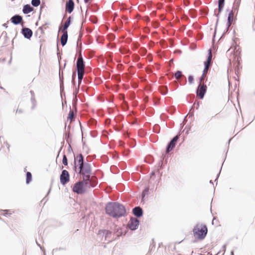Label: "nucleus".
<instances>
[{
	"instance_id": "nucleus-8",
	"label": "nucleus",
	"mask_w": 255,
	"mask_h": 255,
	"mask_svg": "<svg viewBox=\"0 0 255 255\" xmlns=\"http://www.w3.org/2000/svg\"><path fill=\"white\" fill-rule=\"evenodd\" d=\"M139 224V221L135 218L131 217L128 223L129 228L134 231L137 229Z\"/></svg>"
},
{
	"instance_id": "nucleus-42",
	"label": "nucleus",
	"mask_w": 255,
	"mask_h": 255,
	"mask_svg": "<svg viewBox=\"0 0 255 255\" xmlns=\"http://www.w3.org/2000/svg\"><path fill=\"white\" fill-rule=\"evenodd\" d=\"M76 72H73L72 73V82L74 84V81L76 79Z\"/></svg>"
},
{
	"instance_id": "nucleus-23",
	"label": "nucleus",
	"mask_w": 255,
	"mask_h": 255,
	"mask_svg": "<svg viewBox=\"0 0 255 255\" xmlns=\"http://www.w3.org/2000/svg\"><path fill=\"white\" fill-rule=\"evenodd\" d=\"M32 180V174L30 172H27L26 174V183L29 184Z\"/></svg>"
},
{
	"instance_id": "nucleus-20",
	"label": "nucleus",
	"mask_w": 255,
	"mask_h": 255,
	"mask_svg": "<svg viewBox=\"0 0 255 255\" xmlns=\"http://www.w3.org/2000/svg\"><path fill=\"white\" fill-rule=\"evenodd\" d=\"M77 75H78V86L80 85L82 82V79L83 78L84 72V71L81 70H77Z\"/></svg>"
},
{
	"instance_id": "nucleus-11",
	"label": "nucleus",
	"mask_w": 255,
	"mask_h": 255,
	"mask_svg": "<svg viewBox=\"0 0 255 255\" xmlns=\"http://www.w3.org/2000/svg\"><path fill=\"white\" fill-rule=\"evenodd\" d=\"M82 181H84L83 182V184L84 186V188L86 189V190L87 188H93L95 186V185L94 184V183L92 182L91 176H88L87 178H86V177L85 178H83Z\"/></svg>"
},
{
	"instance_id": "nucleus-3",
	"label": "nucleus",
	"mask_w": 255,
	"mask_h": 255,
	"mask_svg": "<svg viewBox=\"0 0 255 255\" xmlns=\"http://www.w3.org/2000/svg\"><path fill=\"white\" fill-rule=\"evenodd\" d=\"M193 232L194 236L197 239L203 240L207 236L208 228L206 225L197 224L194 226Z\"/></svg>"
},
{
	"instance_id": "nucleus-25",
	"label": "nucleus",
	"mask_w": 255,
	"mask_h": 255,
	"mask_svg": "<svg viewBox=\"0 0 255 255\" xmlns=\"http://www.w3.org/2000/svg\"><path fill=\"white\" fill-rule=\"evenodd\" d=\"M68 119L70 120L71 121H72L74 120V114L72 110H70L69 113Z\"/></svg>"
},
{
	"instance_id": "nucleus-63",
	"label": "nucleus",
	"mask_w": 255,
	"mask_h": 255,
	"mask_svg": "<svg viewBox=\"0 0 255 255\" xmlns=\"http://www.w3.org/2000/svg\"><path fill=\"white\" fill-rule=\"evenodd\" d=\"M155 175V172L154 171H152L151 173H150V175L151 176H153Z\"/></svg>"
},
{
	"instance_id": "nucleus-49",
	"label": "nucleus",
	"mask_w": 255,
	"mask_h": 255,
	"mask_svg": "<svg viewBox=\"0 0 255 255\" xmlns=\"http://www.w3.org/2000/svg\"><path fill=\"white\" fill-rule=\"evenodd\" d=\"M90 20L94 23H96L97 22V19H96V17H91L90 18Z\"/></svg>"
},
{
	"instance_id": "nucleus-32",
	"label": "nucleus",
	"mask_w": 255,
	"mask_h": 255,
	"mask_svg": "<svg viewBox=\"0 0 255 255\" xmlns=\"http://www.w3.org/2000/svg\"><path fill=\"white\" fill-rule=\"evenodd\" d=\"M62 163L64 165H68V159H67V156H66V155L65 154H64L63 156Z\"/></svg>"
},
{
	"instance_id": "nucleus-48",
	"label": "nucleus",
	"mask_w": 255,
	"mask_h": 255,
	"mask_svg": "<svg viewBox=\"0 0 255 255\" xmlns=\"http://www.w3.org/2000/svg\"><path fill=\"white\" fill-rule=\"evenodd\" d=\"M209 69V68L204 66V69L203 72V75L206 74V73H207Z\"/></svg>"
},
{
	"instance_id": "nucleus-62",
	"label": "nucleus",
	"mask_w": 255,
	"mask_h": 255,
	"mask_svg": "<svg viewBox=\"0 0 255 255\" xmlns=\"http://www.w3.org/2000/svg\"><path fill=\"white\" fill-rule=\"evenodd\" d=\"M108 102L109 103H111V104H113V101L112 100H111V99H109L108 100Z\"/></svg>"
},
{
	"instance_id": "nucleus-22",
	"label": "nucleus",
	"mask_w": 255,
	"mask_h": 255,
	"mask_svg": "<svg viewBox=\"0 0 255 255\" xmlns=\"http://www.w3.org/2000/svg\"><path fill=\"white\" fill-rule=\"evenodd\" d=\"M175 78L180 82V78H181L182 77H184L183 75H182V72L181 71L178 70L177 71L174 75Z\"/></svg>"
},
{
	"instance_id": "nucleus-4",
	"label": "nucleus",
	"mask_w": 255,
	"mask_h": 255,
	"mask_svg": "<svg viewBox=\"0 0 255 255\" xmlns=\"http://www.w3.org/2000/svg\"><path fill=\"white\" fill-rule=\"evenodd\" d=\"M84 181L80 180L76 182L73 185L72 190L74 193L78 194H82L86 192V189L84 188Z\"/></svg>"
},
{
	"instance_id": "nucleus-36",
	"label": "nucleus",
	"mask_w": 255,
	"mask_h": 255,
	"mask_svg": "<svg viewBox=\"0 0 255 255\" xmlns=\"http://www.w3.org/2000/svg\"><path fill=\"white\" fill-rule=\"evenodd\" d=\"M232 21H228L227 23V28L226 29V30L224 31V34L226 32H227L228 31L230 27L231 26L232 24Z\"/></svg>"
},
{
	"instance_id": "nucleus-28",
	"label": "nucleus",
	"mask_w": 255,
	"mask_h": 255,
	"mask_svg": "<svg viewBox=\"0 0 255 255\" xmlns=\"http://www.w3.org/2000/svg\"><path fill=\"white\" fill-rule=\"evenodd\" d=\"M71 23V17L70 16L67 19V20L65 22L64 25H65V26L69 27V26L70 25Z\"/></svg>"
},
{
	"instance_id": "nucleus-26",
	"label": "nucleus",
	"mask_w": 255,
	"mask_h": 255,
	"mask_svg": "<svg viewBox=\"0 0 255 255\" xmlns=\"http://www.w3.org/2000/svg\"><path fill=\"white\" fill-rule=\"evenodd\" d=\"M40 4V0H32L31 4L34 7H37Z\"/></svg>"
},
{
	"instance_id": "nucleus-18",
	"label": "nucleus",
	"mask_w": 255,
	"mask_h": 255,
	"mask_svg": "<svg viewBox=\"0 0 255 255\" xmlns=\"http://www.w3.org/2000/svg\"><path fill=\"white\" fill-rule=\"evenodd\" d=\"M33 10V8L30 6L29 4H25L22 9V12L24 14H28L31 11H32Z\"/></svg>"
},
{
	"instance_id": "nucleus-15",
	"label": "nucleus",
	"mask_w": 255,
	"mask_h": 255,
	"mask_svg": "<svg viewBox=\"0 0 255 255\" xmlns=\"http://www.w3.org/2000/svg\"><path fill=\"white\" fill-rule=\"evenodd\" d=\"M113 231L114 234H116L118 237L125 235L127 233L126 230L122 228L118 227L117 226H115Z\"/></svg>"
},
{
	"instance_id": "nucleus-61",
	"label": "nucleus",
	"mask_w": 255,
	"mask_h": 255,
	"mask_svg": "<svg viewBox=\"0 0 255 255\" xmlns=\"http://www.w3.org/2000/svg\"><path fill=\"white\" fill-rule=\"evenodd\" d=\"M50 190H51V188L49 190V191H48V193H47V195H46V196H45V197L43 199L42 201L46 199V196H47L48 195V194L50 193Z\"/></svg>"
},
{
	"instance_id": "nucleus-35",
	"label": "nucleus",
	"mask_w": 255,
	"mask_h": 255,
	"mask_svg": "<svg viewBox=\"0 0 255 255\" xmlns=\"http://www.w3.org/2000/svg\"><path fill=\"white\" fill-rule=\"evenodd\" d=\"M163 159H164V157L162 156L161 159L160 160V161L158 162V168H157L158 171H159V170H160L162 168V165Z\"/></svg>"
},
{
	"instance_id": "nucleus-58",
	"label": "nucleus",
	"mask_w": 255,
	"mask_h": 255,
	"mask_svg": "<svg viewBox=\"0 0 255 255\" xmlns=\"http://www.w3.org/2000/svg\"><path fill=\"white\" fill-rule=\"evenodd\" d=\"M195 11V10L193 9H191L189 10V12H190V14L191 15H192L193 14V12Z\"/></svg>"
},
{
	"instance_id": "nucleus-51",
	"label": "nucleus",
	"mask_w": 255,
	"mask_h": 255,
	"mask_svg": "<svg viewBox=\"0 0 255 255\" xmlns=\"http://www.w3.org/2000/svg\"><path fill=\"white\" fill-rule=\"evenodd\" d=\"M30 93L31 94V98H32L33 97H35V94L33 91L30 90Z\"/></svg>"
},
{
	"instance_id": "nucleus-43",
	"label": "nucleus",
	"mask_w": 255,
	"mask_h": 255,
	"mask_svg": "<svg viewBox=\"0 0 255 255\" xmlns=\"http://www.w3.org/2000/svg\"><path fill=\"white\" fill-rule=\"evenodd\" d=\"M120 51L123 54L127 53H128V49H127L126 48H121L120 50Z\"/></svg>"
},
{
	"instance_id": "nucleus-2",
	"label": "nucleus",
	"mask_w": 255,
	"mask_h": 255,
	"mask_svg": "<svg viewBox=\"0 0 255 255\" xmlns=\"http://www.w3.org/2000/svg\"><path fill=\"white\" fill-rule=\"evenodd\" d=\"M107 214L114 218H119L126 215L125 207L119 202H108L105 207Z\"/></svg>"
},
{
	"instance_id": "nucleus-27",
	"label": "nucleus",
	"mask_w": 255,
	"mask_h": 255,
	"mask_svg": "<svg viewBox=\"0 0 255 255\" xmlns=\"http://www.w3.org/2000/svg\"><path fill=\"white\" fill-rule=\"evenodd\" d=\"M68 28V27L65 26V25H63V26L62 28L61 29V26H60L59 27V31L61 30L62 33H68L67 31Z\"/></svg>"
},
{
	"instance_id": "nucleus-31",
	"label": "nucleus",
	"mask_w": 255,
	"mask_h": 255,
	"mask_svg": "<svg viewBox=\"0 0 255 255\" xmlns=\"http://www.w3.org/2000/svg\"><path fill=\"white\" fill-rule=\"evenodd\" d=\"M233 16H234V12L232 10H231L229 14H228V21H233Z\"/></svg>"
},
{
	"instance_id": "nucleus-45",
	"label": "nucleus",
	"mask_w": 255,
	"mask_h": 255,
	"mask_svg": "<svg viewBox=\"0 0 255 255\" xmlns=\"http://www.w3.org/2000/svg\"><path fill=\"white\" fill-rule=\"evenodd\" d=\"M46 27H44V25H42L41 26L39 27V29H40L41 30L42 34L44 33V31H43L44 29H46Z\"/></svg>"
},
{
	"instance_id": "nucleus-53",
	"label": "nucleus",
	"mask_w": 255,
	"mask_h": 255,
	"mask_svg": "<svg viewBox=\"0 0 255 255\" xmlns=\"http://www.w3.org/2000/svg\"><path fill=\"white\" fill-rule=\"evenodd\" d=\"M4 143L5 144V145L7 146V149L8 150H9V147H10V145L9 144V143L7 142V141H5L4 142Z\"/></svg>"
},
{
	"instance_id": "nucleus-14",
	"label": "nucleus",
	"mask_w": 255,
	"mask_h": 255,
	"mask_svg": "<svg viewBox=\"0 0 255 255\" xmlns=\"http://www.w3.org/2000/svg\"><path fill=\"white\" fill-rule=\"evenodd\" d=\"M132 213L136 218H140L143 214V210L140 206H136L133 208Z\"/></svg>"
},
{
	"instance_id": "nucleus-34",
	"label": "nucleus",
	"mask_w": 255,
	"mask_h": 255,
	"mask_svg": "<svg viewBox=\"0 0 255 255\" xmlns=\"http://www.w3.org/2000/svg\"><path fill=\"white\" fill-rule=\"evenodd\" d=\"M199 106H200L199 102L197 101L196 102H195L194 103L193 105L192 106V107H191L190 111L192 110L193 109V108H195L196 109H198L199 107Z\"/></svg>"
},
{
	"instance_id": "nucleus-21",
	"label": "nucleus",
	"mask_w": 255,
	"mask_h": 255,
	"mask_svg": "<svg viewBox=\"0 0 255 255\" xmlns=\"http://www.w3.org/2000/svg\"><path fill=\"white\" fill-rule=\"evenodd\" d=\"M65 138L66 140V141L68 143L70 148H71V146L70 145V143L71 142V139L70 138V133L69 132H67L65 134Z\"/></svg>"
},
{
	"instance_id": "nucleus-44",
	"label": "nucleus",
	"mask_w": 255,
	"mask_h": 255,
	"mask_svg": "<svg viewBox=\"0 0 255 255\" xmlns=\"http://www.w3.org/2000/svg\"><path fill=\"white\" fill-rule=\"evenodd\" d=\"M89 9H91L92 11L93 12H96L98 10V7L97 6H94L93 8H92V7H91L90 6H89Z\"/></svg>"
},
{
	"instance_id": "nucleus-12",
	"label": "nucleus",
	"mask_w": 255,
	"mask_h": 255,
	"mask_svg": "<svg viewBox=\"0 0 255 255\" xmlns=\"http://www.w3.org/2000/svg\"><path fill=\"white\" fill-rule=\"evenodd\" d=\"M75 3L73 0H68L65 4V10L71 13L74 10Z\"/></svg>"
},
{
	"instance_id": "nucleus-16",
	"label": "nucleus",
	"mask_w": 255,
	"mask_h": 255,
	"mask_svg": "<svg viewBox=\"0 0 255 255\" xmlns=\"http://www.w3.org/2000/svg\"><path fill=\"white\" fill-rule=\"evenodd\" d=\"M10 20L13 24L18 25L22 22L23 18L19 14H15L11 17Z\"/></svg>"
},
{
	"instance_id": "nucleus-54",
	"label": "nucleus",
	"mask_w": 255,
	"mask_h": 255,
	"mask_svg": "<svg viewBox=\"0 0 255 255\" xmlns=\"http://www.w3.org/2000/svg\"><path fill=\"white\" fill-rule=\"evenodd\" d=\"M255 20H254V22L252 24V30L254 31H255Z\"/></svg>"
},
{
	"instance_id": "nucleus-29",
	"label": "nucleus",
	"mask_w": 255,
	"mask_h": 255,
	"mask_svg": "<svg viewBox=\"0 0 255 255\" xmlns=\"http://www.w3.org/2000/svg\"><path fill=\"white\" fill-rule=\"evenodd\" d=\"M8 210H0V215H3L4 216H7V215L11 214L10 213H8Z\"/></svg>"
},
{
	"instance_id": "nucleus-41",
	"label": "nucleus",
	"mask_w": 255,
	"mask_h": 255,
	"mask_svg": "<svg viewBox=\"0 0 255 255\" xmlns=\"http://www.w3.org/2000/svg\"><path fill=\"white\" fill-rule=\"evenodd\" d=\"M194 78L191 75L188 76V81L190 84L193 83Z\"/></svg>"
},
{
	"instance_id": "nucleus-30",
	"label": "nucleus",
	"mask_w": 255,
	"mask_h": 255,
	"mask_svg": "<svg viewBox=\"0 0 255 255\" xmlns=\"http://www.w3.org/2000/svg\"><path fill=\"white\" fill-rule=\"evenodd\" d=\"M160 90L161 93L163 95H166L168 92L167 88L166 87H161Z\"/></svg>"
},
{
	"instance_id": "nucleus-6",
	"label": "nucleus",
	"mask_w": 255,
	"mask_h": 255,
	"mask_svg": "<svg viewBox=\"0 0 255 255\" xmlns=\"http://www.w3.org/2000/svg\"><path fill=\"white\" fill-rule=\"evenodd\" d=\"M207 90V87L206 85L203 84L201 85V83H199L197 89H196V94L197 96L200 99H203L204 97V96L206 93Z\"/></svg>"
},
{
	"instance_id": "nucleus-13",
	"label": "nucleus",
	"mask_w": 255,
	"mask_h": 255,
	"mask_svg": "<svg viewBox=\"0 0 255 255\" xmlns=\"http://www.w3.org/2000/svg\"><path fill=\"white\" fill-rule=\"evenodd\" d=\"M21 32L24 37V38L27 39H30L33 34V32L31 29L27 27L22 28Z\"/></svg>"
},
{
	"instance_id": "nucleus-64",
	"label": "nucleus",
	"mask_w": 255,
	"mask_h": 255,
	"mask_svg": "<svg viewBox=\"0 0 255 255\" xmlns=\"http://www.w3.org/2000/svg\"><path fill=\"white\" fill-rule=\"evenodd\" d=\"M49 23L48 22H45V24H44V27H46L45 26L46 25H49Z\"/></svg>"
},
{
	"instance_id": "nucleus-5",
	"label": "nucleus",
	"mask_w": 255,
	"mask_h": 255,
	"mask_svg": "<svg viewBox=\"0 0 255 255\" xmlns=\"http://www.w3.org/2000/svg\"><path fill=\"white\" fill-rule=\"evenodd\" d=\"M179 138V135L174 136L168 143L166 148V153H168L172 150L176 145L177 141Z\"/></svg>"
},
{
	"instance_id": "nucleus-55",
	"label": "nucleus",
	"mask_w": 255,
	"mask_h": 255,
	"mask_svg": "<svg viewBox=\"0 0 255 255\" xmlns=\"http://www.w3.org/2000/svg\"><path fill=\"white\" fill-rule=\"evenodd\" d=\"M204 75H203V74L202 75L200 78V82H202L204 80Z\"/></svg>"
},
{
	"instance_id": "nucleus-47",
	"label": "nucleus",
	"mask_w": 255,
	"mask_h": 255,
	"mask_svg": "<svg viewBox=\"0 0 255 255\" xmlns=\"http://www.w3.org/2000/svg\"><path fill=\"white\" fill-rule=\"evenodd\" d=\"M57 56H58V59H59V61L60 60V59H61V55H60V52H59V47H58V45L57 44Z\"/></svg>"
},
{
	"instance_id": "nucleus-56",
	"label": "nucleus",
	"mask_w": 255,
	"mask_h": 255,
	"mask_svg": "<svg viewBox=\"0 0 255 255\" xmlns=\"http://www.w3.org/2000/svg\"><path fill=\"white\" fill-rule=\"evenodd\" d=\"M152 241H153V240ZM152 244H153L152 245H150V249L151 250H152V248H153V247H154V246H155V244H154V242H153Z\"/></svg>"
},
{
	"instance_id": "nucleus-17",
	"label": "nucleus",
	"mask_w": 255,
	"mask_h": 255,
	"mask_svg": "<svg viewBox=\"0 0 255 255\" xmlns=\"http://www.w3.org/2000/svg\"><path fill=\"white\" fill-rule=\"evenodd\" d=\"M101 233H103V236H104L105 241H107L108 242H110L112 241L111 231L107 230H103V231H101Z\"/></svg>"
},
{
	"instance_id": "nucleus-50",
	"label": "nucleus",
	"mask_w": 255,
	"mask_h": 255,
	"mask_svg": "<svg viewBox=\"0 0 255 255\" xmlns=\"http://www.w3.org/2000/svg\"><path fill=\"white\" fill-rule=\"evenodd\" d=\"M101 231H103V230H100L98 232V235L100 237H102L103 238L104 236H103V233H101Z\"/></svg>"
},
{
	"instance_id": "nucleus-38",
	"label": "nucleus",
	"mask_w": 255,
	"mask_h": 255,
	"mask_svg": "<svg viewBox=\"0 0 255 255\" xmlns=\"http://www.w3.org/2000/svg\"><path fill=\"white\" fill-rule=\"evenodd\" d=\"M211 61H207V60H206L204 62V66L205 67H206L208 68H210V67L211 66Z\"/></svg>"
},
{
	"instance_id": "nucleus-52",
	"label": "nucleus",
	"mask_w": 255,
	"mask_h": 255,
	"mask_svg": "<svg viewBox=\"0 0 255 255\" xmlns=\"http://www.w3.org/2000/svg\"><path fill=\"white\" fill-rule=\"evenodd\" d=\"M62 78V79L63 80V73H62L61 74V72H60V70H59V81H60V78Z\"/></svg>"
},
{
	"instance_id": "nucleus-24",
	"label": "nucleus",
	"mask_w": 255,
	"mask_h": 255,
	"mask_svg": "<svg viewBox=\"0 0 255 255\" xmlns=\"http://www.w3.org/2000/svg\"><path fill=\"white\" fill-rule=\"evenodd\" d=\"M30 101H31V103L32 104V106H31V109L32 110H33L35 109V108L36 107V106H37V102L35 99V97H33L32 98H31Z\"/></svg>"
},
{
	"instance_id": "nucleus-59",
	"label": "nucleus",
	"mask_w": 255,
	"mask_h": 255,
	"mask_svg": "<svg viewBox=\"0 0 255 255\" xmlns=\"http://www.w3.org/2000/svg\"><path fill=\"white\" fill-rule=\"evenodd\" d=\"M22 112H23V111L21 109H17L16 110V113H22Z\"/></svg>"
},
{
	"instance_id": "nucleus-10",
	"label": "nucleus",
	"mask_w": 255,
	"mask_h": 255,
	"mask_svg": "<svg viewBox=\"0 0 255 255\" xmlns=\"http://www.w3.org/2000/svg\"><path fill=\"white\" fill-rule=\"evenodd\" d=\"M85 62L81 54L79 55L76 61V70L83 71L85 68Z\"/></svg>"
},
{
	"instance_id": "nucleus-1",
	"label": "nucleus",
	"mask_w": 255,
	"mask_h": 255,
	"mask_svg": "<svg viewBox=\"0 0 255 255\" xmlns=\"http://www.w3.org/2000/svg\"><path fill=\"white\" fill-rule=\"evenodd\" d=\"M74 170L82 178H87L92 173L91 165L85 161L84 156L82 153H79L74 156Z\"/></svg>"
},
{
	"instance_id": "nucleus-60",
	"label": "nucleus",
	"mask_w": 255,
	"mask_h": 255,
	"mask_svg": "<svg viewBox=\"0 0 255 255\" xmlns=\"http://www.w3.org/2000/svg\"><path fill=\"white\" fill-rule=\"evenodd\" d=\"M220 170H221V169H220ZM220 172H221V171H220L219 173L217 174V177H216V179H215V181H216L218 179V178H219V175H220Z\"/></svg>"
},
{
	"instance_id": "nucleus-7",
	"label": "nucleus",
	"mask_w": 255,
	"mask_h": 255,
	"mask_svg": "<svg viewBox=\"0 0 255 255\" xmlns=\"http://www.w3.org/2000/svg\"><path fill=\"white\" fill-rule=\"evenodd\" d=\"M60 183L64 185L68 183L70 180V175L66 170H63L60 176Z\"/></svg>"
},
{
	"instance_id": "nucleus-33",
	"label": "nucleus",
	"mask_w": 255,
	"mask_h": 255,
	"mask_svg": "<svg viewBox=\"0 0 255 255\" xmlns=\"http://www.w3.org/2000/svg\"><path fill=\"white\" fill-rule=\"evenodd\" d=\"M149 192V188L146 187L142 191V198H144L145 195H147Z\"/></svg>"
},
{
	"instance_id": "nucleus-37",
	"label": "nucleus",
	"mask_w": 255,
	"mask_h": 255,
	"mask_svg": "<svg viewBox=\"0 0 255 255\" xmlns=\"http://www.w3.org/2000/svg\"><path fill=\"white\" fill-rule=\"evenodd\" d=\"M60 87L61 92H62V91L64 90V81L61 78H60Z\"/></svg>"
},
{
	"instance_id": "nucleus-46",
	"label": "nucleus",
	"mask_w": 255,
	"mask_h": 255,
	"mask_svg": "<svg viewBox=\"0 0 255 255\" xmlns=\"http://www.w3.org/2000/svg\"><path fill=\"white\" fill-rule=\"evenodd\" d=\"M65 249L63 248H56V249H54L53 250V253L54 252H56V251H60V250H64Z\"/></svg>"
},
{
	"instance_id": "nucleus-9",
	"label": "nucleus",
	"mask_w": 255,
	"mask_h": 255,
	"mask_svg": "<svg viewBox=\"0 0 255 255\" xmlns=\"http://www.w3.org/2000/svg\"><path fill=\"white\" fill-rule=\"evenodd\" d=\"M225 0H218V13L216 14L217 9H215L214 10V15H216V17H217L216 27L217 26L218 23L219 14L222 12V11L223 9L225 4Z\"/></svg>"
},
{
	"instance_id": "nucleus-39",
	"label": "nucleus",
	"mask_w": 255,
	"mask_h": 255,
	"mask_svg": "<svg viewBox=\"0 0 255 255\" xmlns=\"http://www.w3.org/2000/svg\"><path fill=\"white\" fill-rule=\"evenodd\" d=\"M212 58V55L210 50H209L208 55L206 60L211 61Z\"/></svg>"
},
{
	"instance_id": "nucleus-57",
	"label": "nucleus",
	"mask_w": 255,
	"mask_h": 255,
	"mask_svg": "<svg viewBox=\"0 0 255 255\" xmlns=\"http://www.w3.org/2000/svg\"><path fill=\"white\" fill-rule=\"evenodd\" d=\"M78 90H76V91L73 93V94L74 95L75 98H76L77 94H78Z\"/></svg>"
},
{
	"instance_id": "nucleus-19",
	"label": "nucleus",
	"mask_w": 255,
	"mask_h": 255,
	"mask_svg": "<svg viewBox=\"0 0 255 255\" xmlns=\"http://www.w3.org/2000/svg\"><path fill=\"white\" fill-rule=\"evenodd\" d=\"M68 33L62 34L60 38V42L62 46H64L66 44L68 40Z\"/></svg>"
},
{
	"instance_id": "nucleus-40",
	"label": "nucleus",
	"mask_w": 255,
	"mask_h": 255,
	"mask_svg": "<svg viewBox=\"0 0 255 255\" xmlns=\"http://www.w3.org/2000/svg\"><path fill=\"white\" fill-rule=\"evenodd\" d=\"M36 243L37 245L40 247L41 250L43 252L44 255H45L46 251H45V250L44 249V248L43 247L41 246L38 243H37V242L36 241Z\"/></svg>"
}]
</instances>
